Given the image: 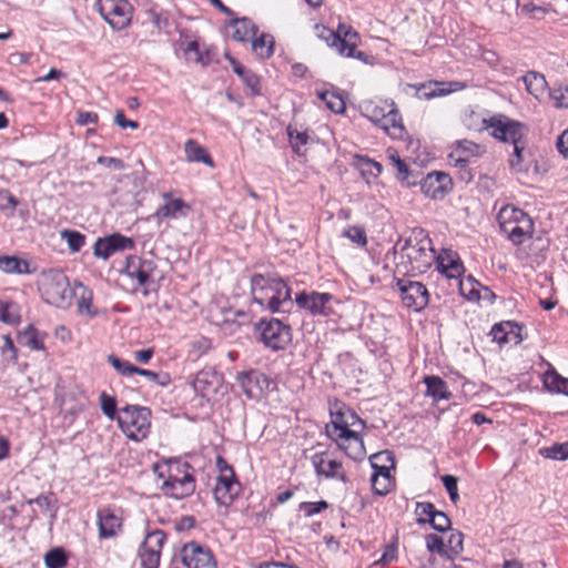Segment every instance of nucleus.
Instances as JSON below:
<instances>
[{"mask_svg": "<svg viewBox=\"0 0 568 568\" xmlns=\"http://www.w3.org/2000/svg\"><path fill=\"white\" fill-rule=\"evenodd\" d=\"M159 477L164 479L161 490L171 498L183 499L191 496L195 490L193 468L186 462L169 460L166 473H159Z\"/></svg>", "mask_w": 568, "mask_h": 568, "instance_id": "obj_3", "label": "nucleus"}, {"mask_svg": "<svg viewBox=\"0 0 568 568\" xmlns=\"http://www.w3.org/2000/svg\"><path fill=\"white\" fill-rule=\"evenodd\" d=\"M47 333L40 332L33 325H29L23 332L19 334V342L32 351H43V341Z\"/></svg>", "mask_w": 568, "mask_h": 568, "instance_id": "obj_35", "label": "nucleus"}, {"mask_svg": "<svg viewBox=\"0 0 568 568\" xmlns=\"http://www.w3.org/2000/svg\"><path fill=\"white\" fill-rule=\"evenodd\" d=\"M237 383L247 398L261 399L268 390L271 379L264 373L252 369L240 373Z\"/></svg>", "mask_w": 568, "mask_h": 568, "instance_id": "obj_16", "label": "nucleus"}, {"mask_svg": "<svg viewBox=\"0 0 568 568\" xmlns=\"http://www.w3.org/2000/svg\"><path fill=\"white\" fill-rule=\"evenodd\" d=\"M527 92L534 95L537 100H540L546 90L547 81L545 77L536 71H529L521 78Z\"/></svg>", "mask_w": 568, "mask_h": 568, "instance_id": "obj_33", "label": "nucleus"}, {"mask_svg": "<svg viewBox=\"0 0 568 568\" xmlns=\"http://www.w3.org/2000/svg\"><path fill=\"white\" fill-rule=\"evenodd\" d=\"M97 518L100 539L114 538L121 534L123 519L111 507L98 509Z\"/></svg>", "mask_w": 568, "mask_h": 568, "instance_id": "obj_22", "label": "nucleus"}, {"mask_svg": "<svg viewBox=\"0 0 568 568\" xmlns=\"http://www.w3.org/2000/svg\"><path fill=\"white\" fill-rule=\"evenodd\" d=\"M436 270L449 280H457L462 276L465 268L457 254L452 248H442L435 255Z\"/></svg>", "mask_w": 568, "mask_h": 568, "instance_id": "obj_21", "label": "nucleus"}, {"mask_svg": "<svg viewBox=\"0 0 568 568\" xmlns=\"http://www.w3.org/2000/svg\"><path fill=\"white\" fill-rule=\"evenodd\" d=\"M328 507V504L325 500H320L316 503H302L300 509L304 513L306 517H312L316 514L322 513Z\"/></svg>", "mask_w": 568, "mask_h": 568, "instance_id": "obj_60", "label": "nucleus"}, {"mask_svg": "<svg viewBox=\"0 0 568 568\" xmlns=\"http://www.w3.org/2000/svg\"><path fill=\"white\" fill-rule=\"evenodd\" d=\"M453 179L442 171L428 173V192L434 200H440L453 190Z\"/></svg>", "mask_w": 568, "mask_h": 568, "instance_id": "obj_26", "label": "nucleus"}, {"mask_svg": "<svg viewBox=\"0 0 568 568\" xmlns=\"http://www.w3.org/2000/svg\"><path fill=\"white\" fill-rule=\"evenodd\" d=\"M156 265L152 260H143L139 256H129L124 273L132 280H135L140 286L150 284Z\"/></svg>", "mask_w": 568, "mask_h": 568, "instance_id": "obj_20", "label": "nucleus"}, {"mask_svg": "<svg viewBox=\"0 0 568 568\" xmlns=\"http://www.w3.org/2000/svg\"><path fill=\"white\" fill-rule=\"evenodd\" d=\"M97 162L105 168L113 169V170H123L124 169V162L121 159L112 158V156H99Z\"/></svg>", "mask_w": 568, "mask_h": 568, "instance_id": "obj_63", "label": "nucleus"}, {"mask_svg": "<svg viewBox=\"0 0 568 568\" xmlns=\"http://www.w3.org/2000/svg\"><path fill=\"white\" fill-rule=\"evenodd\" d=\"M151 409L139 405H126L116 417L119 427L130 438L140 442L148 437L151 428Z\"/></svg>", "mask_w": 568, "mask_h": 568, "instance_id": "obj_6", "label": "nucleus"}, {"mask_svg": "<svg viewBox=\"0 0 568 568\" xmlns=\"http://www.w3.org/2000/svg\"><path fill=\"white\" fill-rule=\"evenodd\" d=\"M258 339L272 351L285 349L292 342V328L277 318H261L254 327Z\"/></svg>", "mask_w": 568, "mask_h": 568, "instance_id": "obj_7", "label": "nucleus"}, {"mask_svg": "<svg viewBox=\"0 0 568 568\" xmlns=\"http://www.w3.org/2000/svg\"><path fill=\"white\" fill-rule=\"evenodd\" d=\"M395 105L394 101L388 100L371 101L363 105L362 113L372 123L377 125L387 113L394 110Z\"/></svg>", "mask_w": 568, "mask_h": 568, "instance_id": "obj_28", "label": "nucleus"}, {"mask_svg": "<svg viewBox=\"0 0 568 568\" xmlns=\"http://www.w3.org/2000/svg\"><path fill=\"white\" fill-rule=\"evenodd\" d=\"M428 526L440 534L454 531L449 517L444 511L437 510L430 503H428Z\"/></svg>", "mask_w": 568, "mask_h": 568, "instance_id": "obj_37", "label": "nucleus"}, {"mask_svg": "<svg viewBox=\"0 0 568 568\" xmlns=\"http://www.w3.org/2000/svg\"><path fill=\"white\" fill-rule=\"evenodd\" d=\"M463 534L460 531H452L445 541L444 536L437 534H428V552L436 554L440 558L452 561L463 551Z\"/></svg>", "mask_w": 568, "mask_h": 568, "instance_id": "obj_12", "label": "nucleus"}, {"mask_svg": "<svg viewBox=\"0 0 568 568\" xmlns=\"http://www.w3.org/2000/svg\"><path fill=\"white\" fill-rule=\"evenodd\" d=\"M334 296L329 293L301 292L295 296L296 305L313 316H329L333 314Z\"/></svg>", "mask_w": 568, "mask_h": 568, "instance_id": "obj_11", "label": "nucleus"}, {"mask_svg": "<svg viewBox=\"0 0 568 568\" xmlns=\"http://www.w3.org/2000/svg\"><path fill=\"white\" fill-rule=\"evenodd\" d=\"M134 374L146 377L152 383H155L161 386H165L170 383V377L168 374H160L153 371L135 367Z\"/></svg>", "mask_w": 568, "mask_h": 568, "instance_id": "obj_55", "label": "nucleus"}, {"mask_svg": "<svg viewBox=\"0 0 568 568\" xmlns=\"http://www.w3.org/2000/svg\"><path fill=\"white\" fill-rule=\"evenodd\" d=\"M371 465L374 471H390L395 468V460L388 450L373 454L369 457Z\"/></svg>", "mask_w": 568, "mask_h": 568, "instance_id": "obj_43", "label": "nucleus"}, {"mask_svg": "<svg viewBox=\"0 0 568 568\" xmlns=\"http://www.w3.org/2000/svg\"><path fill=\"white\" fill-rule=\"evenodd\" d=\"M457 285L459 288V293L468 301H478L480 298L479 294V282H477L473 276H467L465 278H457Z\"/></svg>", "mask_w": 568, "mask_h": 568, "instance_id": "obj_42", "label": "nucleus"}, {"mask_svg": "<svg viewBox=\"0 0 568 568\" xmlns=\"http://www.w3.org/2000/svg\"><path fill=\"white\" fill-rule=\"evenodd\" d=\"M443 485L449 495V499L452 503L456 504L459 500L458 486H457V477L453 475H444L442 477Z\"/></svg>", "mask_w": 568, "mask_h": 568, "instance_id": "obj_56", "label": "nucleus"}, {"mask_svg": "<svg viewBox=\"0 0 568 568\" xmlns=\"http://www.w3.org/2000/svg\"><path fill=\"white\" fill-rule=\"evenodd\" d=\"M39 291L43 301L59 308H68L75 294L70 287L67 275L59 270H48L39 277Z\"/></svg>", "mask_w": 568, "mask_h": 568, "instance_id": "obj_4", "label": "nucleus"}, {"mask_svg": "<svg viewBox=\"0 0 568 568\" xmlns=\"http://www.w3.org/2000/svg\"><path fill=\"white\" fill-rule=\"evenodd\" d=\"M217 465L220 466L221 475L215 484L214 498L219 505L229 507L239 496L241 485L236 480L232 467L221 457L217 458Z\"/></svg>", "mask_w": 568, "mask_h": 568, "instance_id": "obj_9", "label": "nucleus"}, {"mask_svg": "<svg viewBox=\"0 0 568 568\" xmlns=\"http://www.w3.org/2000/svg\"><path fill=\"white\" fill-rule=\"evenodd\" d=\"M108 362L113 366V368L123 376H131L135 372V367L128 361L121 359L118 356L111 354L108 357Z\"/></svg>", "mask_w": 568, "mask_h": 568, "instance_id": "obj_54", "label": "nucleus"}, {"mask_svg": "<svg viewBox=\"0 0 568 568\" xmlns=\"http://www.w3.org/2000/svg\"><path fill=\"white\" fill-rule=\"evenodd\" d=\"M526 139L516 142L513 145V153L509 159L510 168L516 172L524 171L523 162H524V151L526 149Z\"/></svg>", "mask_w": 568, "mask_h": 568, "instance_id": "obj_47", "label": "nucleus"}, {"mask_svg": "<svg viewBox=\"0 0 568 568\" xmlns=\"http://www.w3.org/2000/svg\"><path fill=\"white\" fill-rule=\"evenodd\" d=\"M371 481L373 490L379 496L388 494L395 485L390 471H374Z\"/></svg>", "mask_w": 568, "mask_h": 568, "instance_id": "obj_40", "label": "nucleus"}, {"mask_svg": "<svg viewBox=\"0 0 568 568\" xmlns=\"http://www.w3.org/2000/svg\"><path fill=\"white\" fill-rule=\"evenodd\" d=\"M0 271L6 274H30L28 261L10 255H0Z\"/></svg>", "mask_w": 568, "mask_h": 568, "instance_id": "obj_36", "label": "nucleus"}, {"mask_svg": "<svg viewBox=\"0 0 568 568\" xmlns=\"http://www.w3.org/2000/svg\"><path fill=\"white\" fill-rule=\"evenodd\" d=\"M544 384L550 392L568 396V378L562 377L555 369L545 373Z\"/></svg>", "mask_w": 568, "mask_h": 568, "instance_id": "obj_41", "label": "nucleus"}, {"mask_svg": "<svg viewBox=\"0 0 568 568\" xmlns=\"http://www.w3.org/2000/svg\"><path fill=\"white\" fill-rule=\"evenodd\" d=\"M389 159L392 160L394 166L397 170V178L400 181H407V184H410V182L408 181L409 173L406 163L398 156L396 152L389 153Z\"/></svg>", "mask_w": 568, "mask_h": 568, "instance_id": "obj_59", "label": "nucleus"}, {"mask_svg": "<svg viewBox=\"0 0 568 568\" xmlns=\"http://www.w3.org/2000/svg\"><path fill=\"white\" fill-rule=\"evenodd\" d=\"M428 396L433 397L435 402L440 399H449L450 393L446 384L437 376H428Z\"/></svg>", "mask_w": 568, "mask_h": 568, "instance_id": "obj_44", "label": "nucleus"}, {"mask_svg": "<svg viewBox=\"0 0 568 568\" xmlns=\"http://www.w3.org/2000/svg\"><path fill=\"white\" fill-rule=\"evenodd\" d=\"M184 153L187 162H200L210 168L214 166L212 158L196 140L189 139L185 141Z\"/></svg>", "mask_w": 568, "mask_h": 568, "instance_id": "obj_31", "label": "nucleus"}, {"mask_svg": "<svg viewBox=\"0 0 568 568\" xmlns=\"http://www.w3.org/2000/svg\"><path fill=\"white\" fill-rule=\"evenodd\" d=\"M165 538L164 531L160 529H155L145 536L140 547V559L143 568H159Z\"/></svg>", "mask_w": 568, "mask_h": 568, "instance_id": "obj_14", "label": "nucleus"}, {"mask_svg": "<svg viewBox=\"0 0 568 568\" xmlns=\"http://www.w3.org/2000/svg\"><path fill=\"white\" fill-rule=\"evenodd\" d=\"M287 135L290 140V144L297 155H303L304 152L302 151V148L305 146L308 143L310 136L306 132L298 131L297 129L293 128L292 125L287 126Z\"/></svg>", "mask_w": 568, "mask_h": 568, "instance_id": "obj_45", "label": "nucleus"}, {"mask_svg": "<svg viewBox=\"0 0 568 568\" xmlns=\"http://www.w3.org/2000/svg\"><path fill=\"white\" fill-rule=\"evenodd\" d=\"M484 152L485 148L473 141H457L455 148V153L458 155L455 160L456 166H465L471 158H479L484 154Z\"/></svg>", "mask_w": 568, "mask_h": 568, "instance_id": "obj_27", "label": "nucleus"}, {"mask_svg": "<svg viewBox=\"0 0 568 568\" xmlns=\"http://www.w3.org/2000/svg\"><path fill=\"white\" fill-rule=\"evenodd\" d=\"M549 98L557 109H568V85H559L549 90Z\"/></svg>", "mask_w": 568, "mask_h": 568, "instance_id": "obj_50", "label": "nucleus"}, {"mask_svg": "<svg viewBox=\"0 0 568 568\" xmlns=\"http://www.w3.org/2000/svg\"><path fill=\"white\" fill-rule=\"evenodd\" d=\"M320 98H321V100H323L325 102L326 106L331 111H333L335 113H343L345 111V102L339 95H337L333 92L326 91V92H322L320 94Z\"/></svg>", "mask_w": 568, "mask_h": 568, "instance_id": "obj_51", "label": "nucleus"}, {"mask_svg": "<svg viewBox=\"0 0 568 568\" xmlns=\"http://www.w3.org/2000/svg\"><path fill=\"white\" fill-rule=\"evenodd\" d=\"M241 80L244 82L246 88L250 90L251 95H260L261 94V82L260 78L253 73L251 70H248L244 77L241 78Z\"/></svg>", "mask_w": 568, "mask_h": 568, "instance_id": "obj_58", "label": "nucleus"}, {"mask_svg": "<svg viewBox=\"0 0 568 568\" xmlns=\"http://www.w3.org/2000/svg\"><path fill=\"white\" fill-rule=\"evenodd\" d=\"M311 460L317 476L325 479L346 481L342 463L334 458L329 452L315 453Z\"/></svg>", "mask_w": 568, "mask_h": 568, "instance_id": "obj_18", "label": "nucleus"}, {"mask_svg": "<svg viewBox=\"0 0 568 568\" xmlns=\"http://www.w3.org/2000/svg\"><path fill=\"white\" fill-rule=\"evenodd\" d=\"M164 203L160 205L153 214V217L159 222L165 219H179L185 216L190 211L189 204L182 199L173 197L172 192H164L162 194Z\"/></svg>", "mask_w": 568, "mask_h": 568, "instance_id": "obj_23", "label": "nucleus"}, {"mask_svg": "<svg viewBox=\"0 0 568 568\" xmlns=\"http://www.w3.org/2000/svg\"><path fill=\"white\" fill-rule=\"evenodd\" d=\"M221 384V376L212 368L200 371L193 381L194 390L202 397H209L216 393Z\"/></svg>", "mask_w": 568, "mask_h": 568, "instance_id": "obj_25", "label": "nucleus"}, {"mask_svg": "<svg viewBox=\"0 0 568 568\" xmlns=\"http://www.w3.org/2000/svg\"><path fill=\"white\" fill-rule=\"evenodd\" d=\"M331 416L332 422L326 426V428H335L337 426L343 427L346 425V429H351V427L357 424L361 426L364 425L363 420L354 410L338 400H336L335 404L331 407Z\"/></svg>", "mask_w": 568, "mask_h": 568, "instance_id": "obj_24", "label": "nucleus"}, {"mask_svg": "<svg viewBox=\"0 0 568 568\" xmlns=\"http://www.w3.org/2000/svg\"><path fill=\"white\" fill-rule=\"evenodd\" d=\"M520 327L511 322H503L499 324H495L490 331V335L493 341L498 344H507L510 342L518 343Z\"/></svg>", "mask_w": 568, "mask_h": 568, "instance_id": "obj_30", "label": "nucleus"}, {"mask_svg": "<svg viewBox=\"0 0 568 568\" xmlns=\"http://www.w3.org/2000/svg\"><path fill=\"white\" fill-rule=\"evenodd\" d=\"M251 294L254 303L272 313L286 312L293 304L291 288L275 274H254Z\"/></svg>", "mask_w": 568, "mask_h": 568, "instance_id": "obj_1", "label": "nucleus"}, {"mask_svg": "<svg viewBox=\"0 0 568 568\" xmlns=\"http://www.w3.org/2000/svg\"><path fill=\"white\" fill-rule=\"evenodd\" d=\"M231 27L233 28L232 38L240 42L248 41L257 32V27L248 18L234 19Z\"/></svg>", "mask_w": 568, "mask_h": 568, "instance_id": "obj_34", "label": "nucleus"}, {"mask_svg": "<svg viewBox=\"0 0 568 568\" xmlns=\"http://www.w3.org/2000/svg\"><path fill=\"white\" fill-rule=\"evenodd\" d=\"M252 50L260 59L270 58L274 53V38L267 33L252 38Z\"/></svg>", "mask_w": 568, "mask_h": 568, "instance_id": "obj_39", "label": "nucleus"}, {"mask_svg": "<svg viewBox=\"0 0 568 568\" xmlns=\"http://www.w3.org/2000/svg\"><path fill=\"white\" fill-rule=\"evenodd\" d=\"M326 433L349 458L362 460L365 457V446L357 430L346 429V425H344L343 427L326 428Z\"/></svg>", "mask_w": 568, "mask_h": 568, "instance_id": "obj_10", "label": "nucleus"}, {"mask_svg": "<svg viewBox=\"0 0 568 568\" xmlns=\"http://www.w3.org/2000/svg\"><path fill=\"white\" fill-rule=\"evenodd\" d=\"M48 568H64L67 566V556L63 549L53 548L44 556Z\"/></svg>", "mask_w": 568, "mask_h": 568, "instance_id": "obj_49", "label": "nucleus"}, {"mask_svg": "<svg viewBox=\"0 0 568 568\" xmlns=\"http://www.w3.org/2000/svg\"><path fill=\"white\" fill-rule=\"evenodd\" d=\"M483 129L487 130L496 140L508 144H514L526 139L528 132L527 126L524 123L513 120L504 114L483 119Z\"/></svg>", "mask_w": 568, "mask_h": 568, "instance_id": "obj_8", "label": "nucleus"}, {"mask_svg": "<svg viewBox=\"0 0 568 568\" xmlns=\"http://www.w3.org/2000/svg\"><path fill=\"white\" fill-rule=\"evenodd\" d=\"M18 200L8 190L0 191V210L1 211H14L18 205Z\"/></svg>", "mask_w": 568, "mask_h": 568, "instance_id": "obj_61", "label": "nucleus"}, {"mask_svg": "<svg viewBox=\"0 0 568 568\" xmlns=\"http://www.w3.org/2000/svg\"><path fill=\"white\" fill-rule=\"evenodd\" d=\"M100 12L116 30L124 29L131 21V6L126 0H100Z\"/></svg>", "mask_w": 568, "mask_h": 568, "instance_id": "obj_13", "label": "nucleus"}, {"mask_svg": "<svg viewBox=\"0 0 568 568\" xmlns=\"http://www.w3.org/2000/svg\"><path fill=\"white\" fill-rule=\"evenodd\" d=\"M61 237L67 241L70 251L79 252L85 244V236L73 230H62Z\"/></svg>", "mask_w": 568, "mask_h": 568, "instance_id": "obj_48", "label": "nucleus"}, {"mask_svg": "<svg viewBox=\"0 0 568 568\" xmlns=\"http://www.w3.org/2000/svg\"><path fill=\"white\" fill-rule=\"evenodd\" d=\"M191 346L192 351L195 352L197 356H202L211 349L212 343L209 338L201 336L194 339Z\"/></svg>", "mask_w": 568, "mask_h": 568, "instance_id": "obj_62", "label": "nucleus"}, {"mask_svg": "<svg viewBox=\"0 0 568 568\" xmlns=\"http://www.w3.org/2000/svg\"><path fill=\"white\" fill-rule=\"evenodd\" d=\"M497 220L503 234L515 245L523 244L534 233L531 217L521 209L513 205L503 206Z\"/></svg>", "mask_w": 568, "mask_h": 568, "instance_id": "obj_5", "label": "nucleus"}, {"mask_svg": "<svg viewBox=\"0 0 568 568\" xmlns=\"http://www.w3.org/2000/svg\"><path fill=\"white\" fill-rule=\"evenodd\" d=\"M100 406L101 410L109 419L113 420L118 417L115 397L108 395L105 392H102L100 394Z\"/></svg>", "mask_w": 568, "mask_h": 568, "instance_id": "obj_52", "label": "nucleus"}, {"mask_svg": "<svg viewBox=\"0 0 568 568\" xmlns=\"http://www.w3.org/2000/svg\"><path fill=\"white\" fill-rule=\"evenodd\" d=\"M397 557V549L394 545H387L382 554L381 558L375 561L376 565L385 566Z\"/></svg>", "mask_w": 568, "mask_h": 568, "instance_id": "obj_64", "label": "nucleus"}, {"mask_svg": "<svg viewBox=\"0 0 568 568\" xmlns=\"http://www.w3.org/2000/svg\"><path fill=\"white\" fill-rule=\"evenodd\" d=\"M397 285L405 307L417 313L426 307V286L422 282L398 280Z\"/></svg>", "mask_w": 568, "mask_h": 568, "instance_id": "obj_19", "label": "nucleus"}, {"mask_svg": "<svg viewBox=\"0 0 568 568\" xmlns=\"http://www.w3.org/2000/svg\"><path fill=\"white\" fill-rule=\"evenodd\" d=\"M377 126H379L386 134H388L392 139L400 140L405 135V126L403 124L402 116L396 108L384 116V119L378 122Z\"/></svg>", "mask_w": 568, "mask_h": 568, "instance_id": "obj_29", "label": "nucleus"}, {"mask_svg": "<svg viewBox=\"0 0 568 568\" xmlns=\"http://www.w3.org/2000/svg\"><path fill=\"white\" fill-rule=\"evenodd\" d=\"M343 235L361 246H364L367 243L365 230L361 226H349L344 231Z\"/></svg>", "mask_w": 568, "mask_h": 568, "instance_id": "obj_57", "label": "nucleus"}, {"mask_svg": "<svg viewBox=\"0 0 568 568\" xmlns=\"http://www.w3.org/2000/svg\"><path fill=\"white\" fill-rule=\"evenodd\" d=\"M64 405V418H70V423H72L74 418L87 408L88 400L87 398L82 397L81 399L75 400L73 403H69V400H65Z\"/></svg>", "mask_w": 568, "mask_h": 568, "instance_id": "obj_53", "label": "nucleus"}, {"mask_svg": "<svg viewBox=\"0 0 568 568\" xmlns=\"http://www.w3.org/2000/svg\"><path fill=\"white\" fill-rule=\"evenodd\" d=\"M78 287L80 288V293H75L74 295H77V308L79 314H85L90 317L97 316L98 311L92 305V291L82 284H78Z\"/></svg>", "mask_w": 568, "mask_h": 568, "instance_id": "obj_38", "label": "nucleus"}, {"mask_svg": "<svg viewBox=\"0 0 568 568\" xmlns=\"http://www.w3.org/2000/svg\"><path fill=\"white\" fill-rule=\"evenodd\" d=\"M466 88L467 84L462 81H428V99L444 97Z\"/></svg>", "mask_w": 568, "mask_h": 568, "instance_id": "obj_32", "label": "nucleus"}, {"mask_svg": "<svg viewBox=\"0 0 568 568\" xmlns=\"http://www.w3.org/2000/svg\"><path fill=\"white\" fill-rule=\"evenodd\" d=\"M134 241L120 233L99 237L93 245V254L98 258L106 261L111 255L116 252L134 248Z\"/></svg>", "mask_w": 568, "mask_h": 568, "instance_id": "obj_17", "label": "nucleus"}, {"mask_svg": "<svg viewBox=\"0 0 568 568\" xmlns=\"http://www.w3.org/2000/svg\"><path fill=\"white\" fill-rule=\"evenodd\" d=\"M539 454L548 459L552 460H566L568 458V442L557 443L549 447L539 449Z\"/></svg>", "mask_w": 568, "mask_h": 568, "instance_id": "obj_46", "label": "nucleus"}, {"mask_svg": "<svg viewBox=\"0 0 568 568\" xmlns=\"http://www.w3.org/2000/svg\"><path fill=\"white\" fill-rule=\"evenodd\" d=\"M180 555L186 568H216L211 550L195 541L183 545Z\"/></svg>", "mask_w": 568, "mask_h": 568, "instance_id": "obj_15", "label": "nucleus"}, {"mask_svg": "<svg viewBox=\"0 0 568 568\" xmlns=\"http://www.w3.org/2000/svg\"><path fill=\"white\" fill-rule=\"evenodd\" d=\"M314 32L318 39L325 41L328 47L334 48L343 57L355 58L365 63H369L373 59L365 52L356 50L361 38L351 26L339 23L337 30L334 31L323 24H315Z\"/></svg>", "mask_w": 568, "mask_h": 568, "instance_id": "obj_2", "label": "nucleus"}]
</instances>
